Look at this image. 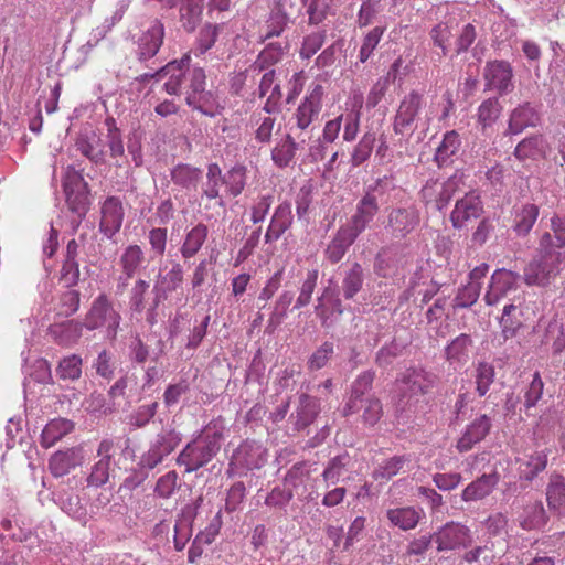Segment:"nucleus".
I'll return each mask as SVG.
<instances>
[{
  "mask_svg": "<svg viewBox=\"0 0 565 565\" xmlns=\"http://www.w3.org/2000/svg\"><path fill=\"white\" fill-rule=\"evenodd\" d=\"M189 61L190 54H186L180 62H170L150 76L163 77L168 75L169 79L164 83V90L168 94L178 95L184 88L185 102L190 107L200 110L204 115L214 116V113L210 109L213 96L205 90V72L202 67L184 70L183 67ZM148 76V74H145V77Z\"/></svg>",
  "mask_w": 565,
  "mask_h": 565,
  "instance_id": "1",
  "label": "nucleus"
},
{
  "mask_svg": "<svg viewBox=\"0 0 565 565\" xmlns=\"http://www.w3.org/2000/svg\"><path fill=\"white\" fill-rule=\"evenodd\" d=\"M438 384V375L422 365L407 367L397 374L393 402L396 413H414L418 397L428 395Z\"/></svg>",
  "mask_w": 565,
  "mask_h": 565,
  "instance_id": "2",
  "label": "nucleus"
},
{
  "mask_svg": "<svg viewBox=\"0 0 565 565\" xmlns=\"http://www.w3.org/2000/svg\"><path fill=\"white\" fill-rule=\"evenodd\" d=\"M222 433L206 429L186 444L177 457V463L191 473L207 465L218 452Z\"/></svg>",
  "mask_w": 565,
  "mask_h": 565,
  "instance_id": "3",
  "label": "nucleus"
},
{
  "mask_svg": "<svg viewBox=\"0 0 565 565\" xmlns=\"http://www.w3.org/2000/svg\"><path fill=\"white\" fill-rule=\"evenodd\" d=\"M267 460L268 449L259 441L247 439L233 451L227 472L231 476H246L263 468Z\"/></svg>",
  "mask_w": 565,
  "mask_h": 565,
  "instance_id": "4",
  "label": "nucleus"
},
{
  "mask_svg": "<svg viewBox=\"0 0 565 565\" xmlns=\"http://www.w3.org/2000/svg\"><path fill=\"white\" fill-rule=\"evenodd\" d=\"M121 322L120 313L104 294L96 297L86 315L84 327L87 330L104 329L106 337L116 339Z\"/></svg>",
  "mask_w": 565,
  "mask_h": 565,
  "instance_id": "5",
  "label": "nucleus"
},
{
  "mask_svg": "<svg viewBox=\"0 0 565 565\" xmlns=\"http://www.w3.org/2000/svg\"><path fill=\"white\" fill-rule=\"evenodd\" d=\"M182 434L174 428H164L150 440L149 447L140 455L142 465L154 469L162 463L180 445Z\"/></svg>",
  "mask_w": 565,
  "mask_h": 565,
  "instance_id": "6",
  "label": "nucleus"
},
{
  "mask_svg": "<svg viewBox=\"0 0 565 565\" xmlns=\"http://www.w3.org/2000/svg\"><path fill=\"white\" fill-rule=\"evenodd\" d=\"M63 189L66 203L72 212L79 218L84 217L88 210L87 183L81 171L68 166L63 177Z\"/></svg>",
  "mask_w": 565,
  "mask_h": 565,
  "instance_id": "7",
  "label": "nucleus"
},
{
  "mask_svg": "<svg viewBox=\"0 0 565 565\" xmlns=\"http://www.w3.org/2000/svg\"><path fill=\"white\" fill-rule=\"evenodd\" d=\"M513 67L504 60L488 61L483 68L484 89L505 96L514 90Z\"/></svg>",
  "mask_w": 565,
  "mask_h": 565,
  "instance_id": "8",
  "label": "nucleus"
},
{
  "mask_svg": "<svg viewBox=\"0 0 565 565\" xmlns=\"http://www.w3.org/2000/svg\"><path fill=\"white\" fill-rule=\"evenodd\" d=\"M542 122V115L539 106L531 102H523L514 107L508 116L507 128L502 132L503 138L510 140L521 135L529 128H536Z\"/></svg>",
  "mask_w": 565,
  "mask_h": 565,
  "instance_id": "9",
  "label": "nucleus"
},
{
  "mask_svg": "<svg viewBox=\"0 0 565 565\" xmlns=\"http://www.w3.org/2000/svg\"><path fill=\"white\" fill-rule=\"evenodd\" d=\"M558 255H545L537 252V256L533 258L523 270V280L527 286L545 287L556 275V265L559 263Z\"/></svg>",
  "mask_w": 565,
  "mask_h": 565,
  "instance_id": "10",
  "label": "nucleus"
},
{
  "mask_svg": "<svg viewBox=\"0 0 565 565\" xmlns=\"http://www.w3.org/2000/svg\"><path fill=\"white\" fill-rule=\"evenodd\" d=\"M434 534L438 552L452 551L460 547L467 548L473 541L469 527L455 522L446 523Z\"/></svg>",
  "mask_w": 565,
  "mask_h": 565,
  "instance_id": "11",
  "label": "nucleus"
},
{
  "mask_svg": "<svg viewBox=\"0 0 565 565\" xmlns=\"http://www.w3.org/2000/svg\"><path fill=\"white\" fill-rule=\"evenodd\" d=\"M383 194L384 191L379 180L369 185L365 194L362 196L355 209V237L369 226L377 214L379 199L382 198Z\"/></svg>",
  "mask_w": 565,
  "mask_h": 565,
  "instance_id": "12",
  "label": "nucleus"
},
{
  "mask_svg": "<svg viewBox=\"0 0 565 565\" xmlns=\"http://www.w3.org/2000/svg\"><path fill=\"white\" fill-rule=\"evenodd\" d=\"M322 95L323 87L320 84L312 85L294 115L296 128L305 132V135H308L307 130L310 128V125L319 117Z\"/></svg>",
  "mask_w": 565,
  "mask_h": 565,
  "instance_id": "13",
  "label": "nucleus"
},
{
  "mask_svg": "<svg viewBox=\"0 0 565 565\" xmlns=\"http://www.w3.org/2000/svg\"><path fill=\"white\" fill-rule=\"evenodd\" d=\"M482 214L483 203L480 194L476 191H470L457 200L455 209L450 214V222L455 228L460 230L468 222L479 218Z\"/></svg>",
  "mask_w": 565,
  "mask_h": 565,
  "instance_id": "14",
  "label": "nucleus"
},
{
  "mask_svg": "<svg viewBox=\"0 0 565 565\" xmlns=\"http://www.w3.org/2000/svg\"><path fill=\"white\" fill-rule=\"evenodd\" d=\"M422 108V95L415 90L406 95L399 104L394 119V131L397 135H411L414 131L415 118Z\"/></svg>",
  "mask_w": 565,
  "mask_h": 565,
  "instance_id": "15",
  "label": "nucleus"
},
{
  "mask_svg": "<svg viewBox=\"0 0 565 565\" xmlns=\"http://www.w3.org/2000/svg\"><path fill=\"white\" fill-rule=\"evenodd\" d=\"M520 279L521 275L519 273L504 268L497 269L491 276L489 289L484 295L486 303L488 306L498 303L509 291L518 288Z\"/></svg>",
  "mask_w": 565,
  "mask_h": 565,
  "instance_id": "16",
  "label": "nucleus"
},
{
  "mask_svg": "<svg viewBox=\"0 0 565 565\" xmlns=\"http://www.w3.org/2000/svg\"><path fill=\"white\" fill-rule=\"evenodd\" d=\"M124 221V207L117 196H108L100 206L99 230L108 238L119 232Z\"/></svg>",
  "mask_w": 565,
  "mask_h": 565,
  "instance_id": "17",
  "label": "nucleus"
},
{
  "mask_svg": "<svg viewBox=\"0 0 565 565\" xmlns=\"http://www.w3.org/2000/svg\"><path fill=\"white\" fill-rule=\"evenodd\" d=\"M551 231L544 232L539 241L537 252L544 253L545 255H558L565 247V213L554 214L551 217Z\"/></svg>",
  "mask_w": 565,
  "mask_h": 565,
  "instance_id": "18",
  "label": "nucleus"
},
{
  "mask_svg": "<svg viewBox=\"0 0 565 565\" xmlns=\"http://www.w3.org/2000/svg\"><path fill=\"white\" fill-rule=\"evenodd\" d=\"M170 268H160L157 280L153 286L156 292L154 306L161 298H166L168 294L175 291L183 282L184 270L180 263L172 260Z\"/></svg>",
  "mask_w": 565,
  "mask_h": 565,
  "instance_id": "19",
  "label": "nucleus"
},
{
  "mask_svg": "<svg viewBox=\"0 0 565 565\" xmlns=\"http://www.w3.org/2000/svg\"><path fill=\"white\" fill-rule=\"evenodd\" d=\"M492 427L491 418L482 414L472 420L465 429L463 434L457 441V449L459 452H467L472 447L482 441L490 433Z\"/></svg>",
  "mask_w": 565,
  "mask_h": 565,
  "instance_id": "20",
  "label": "nucleus"
},
{
  "mask_svg": "<svg viewBox=\"0 0 565 565\" xmlns=\"http://www.w3.org/2000/svg\"><path fill=\"white\" fill-rule=\"evenodd\" d=\"M462 141L456 130L444 134L441 142L434 153V162L439 169L451 167L459 158Z\"/></svg>",
  "mask_w": 565,
  "mask_h": 565,
  "instance_id": "21",
  "label": "nucleus"
},
{
  "mask_svg": "<svg viewBox=\"0 0 565 565\" xmlns=\"http://www.w3.org/2000/svg\"><path fill=\"white\" fill-rule=\"evenodd\" d=\"M164 36L163 24L159 20L151 22L150 26L138 39L137 55L140 61L153 57L162 45Z\"/></svg>",
  "mask_w": 565,
  "mask_h": 565,
  "instance_id": "22",
  "label": "nucleus"
},
{
  "mask_svg": "<svg viewBox=\"0 0 565 565\" xmlns=\"http://www.w3.org/2000/svg\"><path fill=\"white\" fill-rule=\"evenodd\" d=\"M547 143L543 135L530 134L514 147L513 157L520 161H536L545 158Z\"/></svg>",
  "mask_w": 565,
  "mask_h": 565,
  "instance_id": "23",
  "label": "nucleus"
},
{
  "mask_svg": "<svg viewBox=\"0 0 565 565\" xmlns=\"http://www.w3.org/2000/svg\"><path fill=\"white\" fill-rule=\"evenodd\" d=\"M548 462L547 449L535 450L516 458L518 473L520 480L532 482L541 472H543Z\"/></svg>",
  "mask_w": 565,
  "mask_h": 565,
  "instance_id": "24",
  "label": "nucleus"
},
{
  "mask_svg": "<svg viewBox=\"0 0 565 565\" xmlns=\"http://www.w3.org/2000/svg\"><path fill=\"white\" fill-rule=\"evenodd\" d=\"M292 224L291 204L287 201L280 203L274 211L265 233L266 244L278 241Z\"/></svg>",
  "mask_w": 565,
  "mask_h": 565,
  "instance_id": "25",
  "label": "nucleus"
},
{
  "mask_svg": "<svg viewBox=\"0 0 565 565\" xmlns=\"http://www.w3.org/2000/svg\"><path fill=\"white\" fill-rule=\"evenodd\" d=\"M84 460L82 448H70L55 452L49 461V468L55 477L67 475L73 468L79 466Z\"/></svg>",
  "mask_w": 565,
  "mask_h": 565,
  "instance_id": "26",
  "label": "nucleus"
},
{
  "mask_svg": "<svg viewBox=\"0 0 565 565\" xmlns=\"http://www.w3.org/2000/svg\"><path fill=\"white\" fill-rule=\"evenodd\" d=\"M209 235V228L203 223H198L184 233L183 242L180 246V254L183 259H191L201 250Z\"/></svg>",
  "mask_w": 565,
  "mask_h": 565,
  "instance_id": "27",
  "label": "nucleus"
},
{
  "mask_svg": "<svg viewBox=\"0 0 565 565\" xmlns=\"http://www.w3.org/2000/svg\"><path fill=\"white\" fill-rule=\"evenodd\" d=\"M522 315V310L518 306L513 303L504 306L499 321L501 332L498 340L500 344L516 337L523 327Z\"/></svg>",
  "mask_w": 565,
  "mask_h": 565,
  "instance_id": "28",
  "label": "nucleus"
},
{
  "mask_svg": "<svg viewBox=\"0 0 565 565\" xmlns=\"http://www.w3.org/2000/svg\"><path fill=\"white\" fill-rule=\"evenodd\" d=\"M550 518L541 500L529 502L519 515V524L525 531L541 530Z\"/></svg>",
  "mask_w": 565,
  "mask_h": 565,
  "instance_id": "29",
  "label": "nucleus"
},
{
  "mask_svg": "<svg viewBox=\"0 0 565 565\" xmlns=\"http://www.w3.org/2000/svg\"><path fill=\"white\" fill-rule=\"evenodd\" d=\"M541 343L551 344L553 354L565 350V315H556L544 326Z\"/></svg>",
  "mask_w": 565,
  "mask_h": 565,
  "instance_id": "30",
  "label": "nucleus"
},
{
  "mask_svg": "<svg viewBox=\"0 0 565 565\" xmlns=\"http://www.w3.org/2000/svg\"><path fill=\"white\" fill-rule=\"evenodd\" d=\"M320 411L319 402L317 398L311 397L307 394L299 396L298 406L290 415V419L294 420V426L297 430L305 429L313 423Z\"/></svg>",
  "mask_w": 565,
  "mask_h": 565,
  "instance_id": "31",
  "label": "nucleus"
},
{
  "mask_svg": "<svg viewBox=\"0 0 565 565\" xmlns=\"http://www.w3.org/2000/svg\"><path fill=\"white\" fill-rule=\"evenodd\" d=\"M146 253L138 244H129L122 248L118 257L119 270L127 271V274L138 275L146 268Z\"/></svg>",
  "mask_w": 565,
  "mask_h": 565,
  "instance_id": "32",
  "label": "nucleus"
},
{
  "mask_svg": "<svg viewBox=\"0 0 565 565\" xmlns=\"http://www.w3.org/2000/svg\"><path fill=\"white\" fill-rule=\"evenodd\" d=\"M419 217L414 209H394L388 215V226L395 236L404 237L418 224Z\"/></svg>",
  "mask_w": 565,
  "mask_h": 565,
  "instance_id": "33",
  "label": "nucleus"
},
{
  "mask_svg": "<svg viewBox=\"0 0 565 565\" xmlns=\"http://www.w3.org/2000/svg\"><path fill=\"white\" fill-rule=\"evenodd\" d=\"M224 186L222 170L217 163H210L206 171V180L202 185V195L207 200H216L221 207L225 206L221 188Z\"/></svg>",
  "mask_w": 565,
  "mask_h": 565,
  "instance_id": "34",
  "label": "nucleus"
},
{
  "mask_svg": "<svg viewBox=\"0 0 565 565\" xmlns=\"http://www.w3.org/2000/svg\"><path fill=\"white\" fill-rule=\"evenodd\" d=\"M497 473H483L481 477L470 482L462 491L463 501H478L488 497L498 483Z\"/></svg>",
  "mask_w": 565,
  "mask_h": 565,
  "instance_id": "35",
  "label": "nucleus"
},
{
  "mask_svg": "<svg viewBox=\"0 0 565 565\" xmlns=\"http://www.w3.org/2000/svg\"><path fill=\"white\" fill-rule=\"evenodd\" d=\"M170 177L174 185L190 191L196 189L202 179V171L191 164L179 163L171 169Z\"/></svg>",
  "mask_w": 565,
  "mask_h": 565,
  "instance_id": "36",
  "label": "nucleus"
},
{
  "mask_svg": "<svg viewBox=\"0 0 565 565\" xmlns=\"http://www.w3.org/2000/svg\"><path fill=\"white\" fill-rule=\"evenodd\" d=\"M473 345L471 337L467 333H460L445 348V359L450 364L463 365L468 359L470 349Z\"/></svg>",
  "mask_w": 565,
  "mask_h": 565,
  "instance_id": "37",
  "label": "nucleus"
},
{
  "mask_svg": "<svg viewBox=\"0 0 565 565\" xmlns=\"http://www.w3.org/2000/svg\"><path fill=\"white\" fill-rule=\"evenodd\" d=\"M83 326L75 320H67L52 324L49 330L58 344L70 347L75 344L82 337Z\"/></svg>",
  "mask_w": 565,
  "mask_h": 565,
  "instance_id": "38",
  "label": "nucleus"
},
{
  "mask_svg": "<svg viewBox=\"0 0 565 565\" xmlns=\"http://www.w3.org/2000/svg\"><path fill=\"white\" fill-rule=\"evenodd\" d=\"M546 501L550 510L561 514L565 509V478L553 472L546 486Z\"/></svg>",
  "mask_w": 565,
  "mask_h": 565,
  "instance_id": "39",
  "label": "nucleus"
},
{
  "mask_svg": "<svg viewBox=\"0 0 565 565\" xmlns=\"http://www.w3.org/2000/svg\"><path fill=\"white\" fill-rule=\"evenodd\" d=\"M386 515L394 526L408 531L417 526L422 519V511L414 507H403L387 510Z\"/></svg>",
  "mask_w": 565,
  "mask_h": 565,
  "instance_id": "40",
  "label": "nucleus"
},
{
  "mask_svg": "<svg viewBox=\"0 0 565 565\" xmlns=\"http://www.w3.org/2000/svg\"><path fill=\"white\" fill-rule=\"evenodd\" d=\"M77 150L95 164L105 163V153L99 147V139L95 132H84L76 139Z\"/></svg>",
  "mask_w": 565,
  "mask_h": 565,
  "instance_id": "41",
  "label": "nucleus"
},
{
  "mask_svg": "<svg viewBox=\"0 0 565 565\" xmlns=\"http://www.w3.org/2000/svg\"><path fill=\"white\" fill-rule=\"evenodd\" d=\"M73 423L65 418H56L47 423L41 434V444L45 448L54 446L60 439L72 431Z\"/></svg>",
  "mask_w": 565,
  "mask_h": 565,
  "instance_id": "42",
  "label": "nucleus"
},
{
  "mask_svg": "<svg viewBox=\"0 0 565 565\" xmlns=\"http://www.w3.org/2000/svg\"><path fill=\"white\" fill-rule=\"evenodd\" d=\"M223 178L225 194L236 198L247 183V168L244 164H235L223 174Z\"/></svg>",
  "mask_w": 565,
  "mask_h": 565,
  "instance_id": "43",
  "label": "nucleus"
},
{
  "mask_svg": "<svg viewBox=\"0 0 565 565\" xmlns=\"http://www.w3.org/2000/svg\"><path fill=\"white\" fill-rule=\"evenodd\" d=\"M353 244V228L342 227L326 249V255L331 263H338L345 254L348 247Z\"/></svg>",
  "mask_w": 565,
  "mask_h": 565,
  "instance_id": "44",
  "label": "nucleus"
},
{
  "mask_svg": "<svg viewBox=\"0 0 565 565\" xmlns=\"http://www.w3.org/2000/svg\"><path fill=\"white\" fill-rule=\"evenodd\" d=\"M274 111H266L264 108L252 117V125L255 128V138L260 143H268L271 140L273 131L276 125Z\"/></svg>",
  "mask_w": 565,
  "mask_h": 565,
  "instance_id": "45",
  "label": "nucleus"
},
{
  "mask_svg": "<svg viewBox=\"0 0 565 565\" xmlns=\"http://www.w3.org/2000/svg\"><path fill=\"white\" fill-rule=\"evenodd\" d=\"M539 213V206L532 203L522 205V207L515 212L513 231L518 236H526L531 232Z\"/></svg>",
  "mask_w": 565,
  "mask_h": 565,
  "instance_id": "46",
  "label": "nucleus"
},
{
  "mask_svg": "<svg viewBox=\"0 0 565 565\" xmlns=\"http://www.w3.org/2000/svg\"><path fill=\"white\" fill-rule=\"evenodd\" d=\"M502 108L498 97H489L479 105L477 120L482 130L491 127L499 119Z\"/></svg>",
  "mask_w": 565,
  "mask_h": 565,
  "instance_id": "47",
  "label": "nucleus"
},
{
  "mask_svg": "<svg viewBox=\"0 0 565 565\" xmlns=\"http://www.w3.org/2000/svg\"><path fill=\"white\" fill-rule=\"evenodd\" d=\"M297 151V143L290 135L279 140L271 150V159L279 168H285L294 160Z\"/></svg>",
  "mask_w": 565,
  "mask_h": 565,
  "instance_id": "48",
  "label": "nucleus"
},
{
  "mask_svg": "<svg viewBox=\"0 0 565 565\" xmlns=\"http://www.w3.org/2000/svg\"><path fill=\"white\" fill-rule=\"evenodd\" d=\"M60 505L66 514L83 525L90 520L87 509L81 503V499L76 494L67 493L62 495L60 498Z\"/></svg>",
  "mask_w": 565,
  "mask_h": 565,
  "instance_id": "49",
  "label": "nucleus"
},
{
  "mask_svg": "<svg viewBox=\"0 0 565 565\" xmlns=\"http://www.w3.org/2000/svg\"><path fill=\"white\" fill-rule=\"evenodd\" d=\"M83 360L77 354L64 356L56 369V374L61 380L75 381L82 375Z\"/></svg>",
  "mask_w": 565,
  "mask_h": 565,
  "instance_id": "50",
  "label": "nucleus"
},
{
  "mask_svg": "<svg viewBox=\"0 0 565 565\" xmlns=\"http://www.w3.org/2000/svg\"><path fill=\"white\" fill-rule=\"evenodd\" d=\"M318 277V269H310L307 271L306 277L298 289L299 294L296 299L294 309H299L310 303L312 294L317 287Z\"/></svg>",
  "mask_w": 565,
  "mask_h": 565,
  "instance_id": "51",
  "label": "nucleus"
},
{
  "mask_svg": "<svg viewBox=\"0 0 565 565\" xmlns=\"http://www.w3.org/2000/svg\"><path fill=\"white\" fill-rule=\"evenodd\" d=\"M480 282L469 281L467 285L460 287L454 298L452 307L455 309L470 308L473 306L480 296Z\"/></svg>",
  "mask_w": 565,
  "mask_h": 565,
  "instance_id": "52",
  "label": "nucleus"
},
{
  "mask_svg": "<svg viewBox=\"0 0 565 565\" xmlns=\"http://www.w3.org/2000/svg\"><path fill=\"white\" fill-rule=\"evenodd\" d=\"M111 462L98 459L90 468V472L86 477V486L99 488L109 481L111 473Z\"/></svg>",
  "mask_w": 565,
  "mask_h": 565,
  "instance_id": "53",
  "label": "nucleus"
},
{
  "mask_svg": "<svg viewBox=\"0 0 565 565\" xmlns=\"http://www.w3.org/2000/svg\"><path fill=\"white\" fill-rule=\"evenodd\" d=\"M289 23V17L281 10H275L270 13L266 21L264 33L262 34L263 40H269L275 36H279Z\"/></svg>",
  "mask_w": 565,
  "mask_h": 565,
  "instance_id": "54",
  "label": "nucleus"
},
{
  "mask_svg": "<svg viewBox=\"0 0 565 565\" xmlns=\"http://www.w3.org/2000/svg\"><path fill=\"white\" fill-rule=\"evenodd\" d=\"M495 371L494 366L487 362L478 363L476 367V391L479 396H484L489 390L491 384L494 382Z\"/></svg>",
  "mask_w": 565,
  "mask_h": 565,
  "instance_id": "55",
  "label": "nucleus"
},
{
  "mask_svg": "<svg viewBox=\"0 0 565 565\" xmlns=\"http://www.w3.org/2000/svg\"><path fill=\"white\" fill-rule=\"evenodd\" d=\"M361 418L367 426H374L383 415L382 403L376 397H366L360 399Z\"/></svg>",
  "mask_w": 565,
  "mask_h": 565,
  "instance_id": "56",
  "label": "nucleus"
},
{
  "mask_svg": "<svg viewBox=\"0 0 565 565\" xmlns=\"http://www.w3.org/2000/svg\"><path fill=\"white\" fill-rule=\"evenodd\" d=\"M178 487L179 476L174 470H170L157 480L153 492L160 499H170Z\"/></svg>",
  "mask_w": 565,
  "mask_h": 565,
  "instance_id": "57",
  "label": "nucleus"
},
{
  "mask_svg": "<svg viewBox=\"0 0 565 565\" xmlns=\"http://www.w3.org/2000/svg\"><path fill=\"white\" fill-rule=\"evenodd\" d=\"M274 198L273 193L267 192L254 199L250 205V221L254 224L264 222L274 203Z\"/></svg>",
  "mask_w": 565,
  "mask_h": 565,
  "instance_id": "58",
  "label": "nucleus"
},
{
  "mask_svg": "<svg viewBox=\"0 0 565 565\" xmlns=\"http://www.w3.org/2000/svg\"><path fill=\"white\" fill-rule=\"evenodd\" d=\"M409 461L407 456H394L386 459L374 470V477L376 479L390 480L395 477L406 462Z\"/></svg>",
  "mask_w": 565,
  "mask_h": 565,
  "instance_id": "59",
  "label": "nucleus"
},
{
  "mask_svg": "<svg viewBox=\"0 0 565 565\" xmlns=\"http://www.w3.org/2000/svg\"><path fill=\"white\" fill-rule=\"evenodd\" d=\"M203 0H183L180 6L181 20L185 29L193 30L202 13Z\"/></svg>",
  "mask_w": 565,
  "mask_h": 565,
  "instance_id": "60",
  "label": "nucleus"
},
{
  "mask_svg": "<svg viewBox=\"0 0 565 565\" xmlns=\"http://www.w3.org/2000/svg\"><path fill=\"white\" fill-rule=\"evenodd\" d=\"M105 124L108 131L106 143L109 149L110 157L114 159L122 158L125 154V147L120 130L116 127L114 119H107Z\"/></svg>",
  "mask_w": 565,
  "mask_h": 565,
  "instance_id": "61",
  "label": "nucleus"
},
{
  "mask_svg": "<svg viewBox=\"0 0 565 565\" xmlns=\"http://www.w3.org/2000/svg\"><path fill=\"white\" fill-rule=\"evenodd\" d=\"M216 39V28L212 25L204 26L200 31L196 43L190 54H193L196 57L204 55L215 44Z\"/></svg>",
  "mask_w": 565,
  "mask_h": 565,
  "instance_id": "62",
  "label": "nucleus"
},
{
  "mask_svg": "<svg viewBox=\"0 0 565 565\" xmlns=\"http://www.w3.org/2000/svg\"><path fill=\"white\" fill-rule=\"evenodd\" d=\"M310 24L321 23L330 9V0H301Z\"/></svg>",
  "mask_w": 565,
  "mask_h": 565,
  "instance_id": "63",
  "label": "nucleus"
},
{
  "mask_svg": "<svg viewBox=\"0 0 565 565\" xmlns=\"http://www.w3.org/2000/svg\"><path fill=\"white\" fill-rule=\"evenodd\" d=\"M405 344L399 343L396 339L392 340L388 344L380 349L376 354V363L386 367L393 363V361L403 354Z\"/></svg>",
  "mask_w": 565,
  "mask_h": 565,
  "instance_id": "64",
  "label": "nucleus"
}]
</instances>
